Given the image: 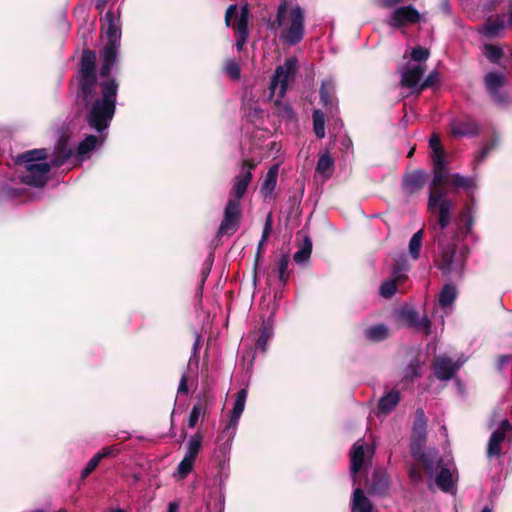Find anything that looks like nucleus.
<instances>
[{
    "mask_svg": "<svg viewBox=\"0 0 512 512\" xmlns=\"http://www.w3.org/2000/svg\"><path fill=\"white\" fill-rule=\"evenodd\" d=\"M426 180V175L420 170L408 173L403 179V187L408 193H415L420 190Z\"/></svg>",
    "mask_w": 512,
    "mask_h": 512,
    "instance_id": "obj_26",
    "label": "nucleus"
},
{
    "mask_svg": "<svg viewBox=\"0 0 512 512\" xmlns=\"http://www.w3.org/2000/svg\"><path fill=\"white\" fill-rule=\"evenodd\" d=\"M427 419L423 409H417L415 412L412 427L411 454L412 457L420 462L429 470L434 468L437 462V450L434 448L426 449L424 447L426 441Z\"/></svg>",
    "mask_w": 512,
    "mask_h": 512,
    "instance_id": "obj_8",
    "label": "nucleus"
},
{
    "mask_svg": "<svg viewBox=\"0 0 512 512\" xmlns=\"http://www.w3.org/2000/svg\"><path fill=\"white\" fill-rule=\"evenodd\" d=\"M504 79L505 75L502 72L492 71L486 74L484 84L493 98H498V90L503 85Z\"/></svg>",
    "mask_w": 512,
    "mask_h": 512,
    "instance_id": "obj_29",
    "label": "nucleus"
},
{
    "mask_svg": "<svg viewBox=\"0 0 512 512\" xmlns=\"http://www.w3.org/2000/svg\"><path fill=\"white\" fill-rule=\"evenodd\" d=\"M278 164L273 165L265 175V179L261 186V192L265 197L269 196L276 187L278 177Z\"/></svg>",
    "mask_w": 512,
    "mask_h": 512,
    "instance_id": "obj_32",
    "label": "nucleus"
},
{
    "mask_svg": "<svg viewBox=\"0 0 512 512\" xmlns=\"http://www.w3.org/2000/svg\"><path fill=\"white\" fill-rule=\"evenodd\" d=\"M335 91V82L329 78L323 80L320 88V99L324 107L332 108L334 106L333 93Z\"/></svg>",
    "mask_w": 512,
    "mask_h": 512,
    "instance_id": "obj_31",
    "label": "nucleus"
},
{
    "mask_svg": "<svg viewBox=\"0 0 512 512\" xmlns=\"http://www.w3.org/2000/svg\"><path fill=\"white\" fill-rule=\"evenodd\" d=\"M277 23L282 28L280 38L291 46L298 44L304 35V12L298 6H289L287 2L279 5Z\"/></svg>",
    "mask_w": 512,
    "mask_h": 512,
    "instance_id": "obj_6",
    "label": "nucleus"
},
{
    "mask_svg": "<svg viewBox=\"0 0 512 512\" xmlns=\"http://www.w3.org/2000/svg\"><path fill=\"white\" fill-rule=\"evenodd\" d=\"M104 133L99 134V136L95 135H87L81 142L78 143L75 159L79 162H83L91 157L92 152L98 147L101 146L105 140Z\"/></svg>",
    "mask_w": 512,
    "mask_h": 512,
    "instance_id": "obj_22",
    "label": "nucleus"
},
{
    "mask_svg": "<svg viewBox=\"0 0 512 512\" xmlns=\"http://www.w3.org/2000/svg\"><path fill=\"white\" fill-rule=\"evenodd\" d=\"M383 7H393L398 4L401 0H379Z\"/></svg>",
    "mask_w": 512,
    "mask_h": 512,
    "instance_id": "obj_59",
    "label": "nucleus"
},
{
    "mask_svg": "<svg viewBox=\"0 0 512 512\" xmlns=\"http://www.w3.org/2000/svg\"><path fill=\"white\" fill-rule=\"evenodd\" d=\"M108 0H95V6L99 11H103Z\"/></svg>",
    "mask_w": 512,
    "mask_h": 512,
    "instance_id": "obj_62",
    "label": "nucleus"
},
{
    "mask_svg": "<svg viewBox=\"0 0 512 512\" xmlns=\"http://www.w3.org/2000/svg\"><path fill=\"white\" fill-rule=\"evenodd\" d=\"M272 231V219H271V216L269 215L266 219V222H265V225H264V228H263V233H262V237L259 241V244H258V247L259 249L264 245V243L266 242L268 236L270 235Z\"/></svg>",
    "mask_w": 512,
    "mask_h": 512,
    "instance_id": "obj_50",
    "label": "nucleus"
},
{
    "mask_svg": "<svg viewBox=\"0 0 512 512\" xmlns=\"http://www.w3.org/2000/svg\"><path fill=\"white\" fill-rule=\"evenodd\" d=\"M421 363L419 359L414 358L411 362L406 366L403 374V381L409 382L420 376Z\"/></svg>",
    "mask_w": 512,
    "mask_h": 512,
    "instance_id": "obj_37",
    "label": "nucleus"
},
{
    "mask_svg": "<svg viewBox=\"0 0 512 512\" xmlns=\"http://www.w3.org/2000/svg\"><path fill=\"white\" fill-rule=\"evenodd\" d=\"M246 399V389H241L235 394V401L233 409L229 414L228 422L225 424L217 438V448L214 452V455L215 459L220 464H224L229 459L232 443L237 432L238 423L245 409Z\"/></svg>",
    "mask_w": 512,
    "mask_h": 512,
    "instance_id": "obj_5",
    "label": "nucleus"
},
{
    "mask_svg": "<svg viewBox=\"0 0 512 512\" xmlns=\"http://www.w3.org/2000/svg\"><path fill=\"white\" fill-rule=\"evenodd\" d=\"M200 344H201V335L200 334H196L195 342L193 344V353H192V356L190 357L189 364H191L194 359H195L196 362L198 361L197 353H198V351L200 349Z\"/></svg>",
    "mask_w": 512,
    "mask_h": 512,
    "instance_id": "obj_54",
    "label": "nucleus"
},
{
    "mask_svg": "<svg viewBox=\"0 0 512 512\" xmlns=\"http://www.w3.org/2000/svg\"><path fill=\"white\" fill-rule=\"evenodd\" d=\"M488 428L491 434L487 443V457L500 458L512 444V424L501 415L499 410H494L489 419Z\"/></svg>",
    "mask_w": 512,
    "mask_h": 512,
    "instance_id": "obj_7",
    "label": "nucleus"
},
{
    "mask_svg": "<svg viewBox=\"0 0 512 512\" xmlns=\"http://www.w3.org/2000/svg\"><path fill=\"white\" fill-rule=\"evenodd\" d=\"M226 74L234 80H237L241 76V70L239 64L235 60H228L225 64Z\"/></svg>",
    "mask_w": 512,
    "mask_h": 512,
    "instance_id": "obj_45",
    "label": "nucleus"
},
{
    "mask_svg": "<svg viewBox=\"0 0 512 512\" xmlns=\"http://www.w3.org/2000/svg\"><path fill=\"white\" fill-rule=\"evenodd\" d=\"M484 55L492 63H498L502 57V50L496 45L486 44L484 46Z\"/></svg>",
    "mask_w": 512,
    "mask_h": 512,
    "instance_id": "obj_41",
    "label": "nucleus"
},
{
    "mask_svg": "<svg viewBox=\"0 0 512 512\" xmlns=\"http://www.w3.org/2000/svg\"><path fill=\"white\" fill-rule=\"evenodd\" d=\"M402 319L411 327L428 334L430 332V320L427 316L421 317L413 308H405L401 311Z\"/></svg>",
    "mask_w": 512,
    "mask_h": 512,
    "instance_id": "obj_23",
    "label": "nucleus"
},
{
    "mask_svg": "<svg viewBox=\"0 0 512 512\" xmlns=\"http://www.w3.org/2000/svg\"><path fill=\"white\" fill-rule=\"evenodd\" d=\"M263 113L261 109H259L257 106H255L253 109L249 112V117H260V115Z\"/></svg>",
    "mask_w": 512,
    "mask_h": 512,
    "instance_id": "obj_60",
    "label": "nucleus"
},
{
    "mask_svg": "<svg viewBox=\"0 0 512 512\" xmlns=\"http://www.w3.org/2000/svg\"><path fill=\"white\" fill-rule=\"evenodd\" d=\"M491 153L490 148L486 147L484 144L483 146L475 153L473 157V166L476 168L479 166L484 160L489 156Z\"/></svg>",
    "mask_w": 512,
    "mask_h": 512,
    "instance_id": "obj_47",
    "label": "nucleus"
},
{
    "mask_svg": "<svg viewBox=\"0 0 512 512\" xmlns=\"http://www.w3.org/2000/svg\"><path fill=\"white\" fill-rule=\"evenodd\" d=\"M505 14H498L488 17L478 28V32L486 38L495 39L504 36V31L508 27L505 22Z\"/></svg>",
    "mask_w": 512,
    "mask_h": 512,
    "instance_id": "obj_21",
    "label": "nucleus"
},
{
    "mask_svg": "<svg viewBox=\"0 0 512 512\" xmlns=\"http://www.w3.org/2000/svg\"><path fill=\"white\" fill-rule=\"evenodd\" d=\"M118 83L106 79L97 88L80 90L77 99L84 105L86 120L91 129L99 134L107 131L116 111Z\"/></svg>",
    "mask_w": 512,
    "mask_h": 512,
    "instance_id": "obj_3",
    "label": "nucleus"
},
{
    "mask_svg": "<svg viewBox=\"0 0 512 512\" xmlns=\"http://www.w3.org/2000/svg\"><path fill=\"white\" fill-rule=\"evenodd\" d=\"M248 16H247V9L243 8L241 15L236 19L235 23L233 24V28L235 30L236 36H248Z\"/></svg>",
    "mask_w": 512,
    "mask_h": 512,
    "instance_id": "obj_39",
    "label": "nucleus"
},
{
    "mask_svg": "<svg viewBox=\"0 0 512 512\" xmlns=\"http://www.w3.org/2000/svg\"><path fill=\"white\" fill-rule=\"evenodd\" d=\"M241 209L240 202L236 200H228L224 209V217L218 229V235L234 234L240 223Z\"/></svg>",
    "mask_w": 512,
    "mask_h": 512,
    "instance_id": "obj_14",
    "label": "nucleus"
},
{
    "mask_svg": "<svg viewBox=\"0 0 512 512\" xmlns=\"http://www.w3.org/2000/svg\"><path fill=\"white\" fill-rule=\"evenodd\" d=\"M100 461L96 458L94 455L86 464V466L81 471V479H85L88 477L90 473H92L97 466L99 465Z\"/></svg>",
    "mask_w": 512,
    "mask_h": 512,
    "instance_id": "obj_48",
    "label": "nucleus"
},
{
    "mask_svg": "<svg viewBox=\"0 0 512 512\" xmlns=\"http://www.w3.org/2000/svg\"><path fill=\"white\" fill-rule=\"evenodd\" d=\"M201 415V406L194 405L189 416V427L194 428Z\"/></svg>",
    "mask_w": 512,
    "mask_h": 512,
    "instance_id": "obj_51",
    "label": "nucleus"
},
{
    "mask_svg": "<svg viewBox=\"0 0 512 512\" xmlns=\"http://www.w3.org/2000/svg\"><path fill=\"white\" fill-rule=\"evenodd\" d=\"M238 8L237 5H230L225 14V22L227 26H230L233 17L237 16Z\"/></svg>",
    "mask_w": 512,
    "mask_h": 512,
    "instance_id": "obj_53",
    "label": "nucleus"
},
{
    "mask_svg": "<svg viewBox=\"0 0 512 512\" xmlns=\"http://www.w3.org/2000/svg\"><path fill=\"white\" fill-rule=\"evenodd\" d=\"M437 464L434 465L432 470H429L427 467H424L426 472L430 477H434L435 484L446 493L454 494L456 492L455 489V481H454V465L452 462H444L439 456V452L437 451Z\"/></svg>",
    "mask_w": 512,
    "mask_h": 512,
    "instance_id": "obj_12",
    "label": "nucleus"
},
{
    "mask_svg": "<svg viewBox=\"0 0 512 512\" xmlns=\"http://www.w3.org/2000/svg\"><path fill=\"white\" fill-rule=\"evenodd\" d=\"M407 271H408V269L406 267L405 268H402V267L394 268L393 272H392L391 280H395L396 284L404 282L407 278Z\"/></svg>",
    "mask_w": 512,
    "mask_h": 512,
    "instance_id": "obj_49",
    "label": "nucleus"
},
{
    "mask_svg": "<svg viewBox=\"0 0 512 512\" xmlns=\"http://www.w3.org/2000/svg\"><path fill=\"white\" fill-rule=\"evenodd\" d=\"M421 15L411 5L396 8L387 19L388 25L394 28H400L409 24L419 22Z\"/></svg>",
    "mask_w": 512,
    "mask_h": 512,
    "instance_id": "obj_20",
    "label": "nucleus"
},
{
    "mask_svg": "<svg viewBox=\"0 0 512 512\" xmlns=\"http://www.w3.org/2000/svg\"><path fill=\"white\" fill-rule=\"evenodd\" d=\"M457 225L459 230V232L457 233V238L469 233L472 227V220L468 212L465 211L461 214V218Z\"/></svg>",
    "mask_w": 512,
    "mask_h": 512,
    "instance_id": "obj_40",
    "label": "nucleus"
},
{
    "mask_svg": "<svg viewBox=\"0 0 512 512\" xmlns=\"http://www.w3.org/2000/svg\"><path fill=\"white\" fill-rule=\"evenodd\" d=\"M466 264V253L454 247L443 248L438 261L439 270L451 279L461 278Z\"/></svg>",
    "mask_w": 512,
    "mask_h": 512,
    "instance_id": "obj_11",
    "label": "nucleus"
},
{
    "mask_svg": "<svg viewBox=\"0 0 512 512\" xmlns=\"http://www.w3.org/2000/svg\"><path fill=\"white\" fill-rule=\"evenodd\" d=\"M389 329L384 324H377L365 329V337L371 341L379 342L387 338Z\"/></svg>",
    "mask_w": 512,
    "mask_h": 512,
    "instance_id": "obj_34",
    "label": "nucleus"
},
{
    "mask_svg": "<svg viewBox=\"0 0 512 512\" xmlns=\"http://www.w3.org/2000/svg\"><path fill=\"white\" fill-rule=\"evenodd\" d=\"M375 478H378V481L377 483L373 481L370 490L374 494H380L388 487V480L384 475L379 476L378 474H374L373 479Z\"/></svg>",
    "mask_w": 512,
    "mask_h": 512,
    "instance_id": "obj_44",
    "label": "nucleus"
},
{
    "mask_svg": "<svg viewBox=\"0 0 512 512\" xmlns=\"http://www.w3.org/2000/svg\"><path fill=\"white\" fill-rule=\"evenodd\" d=\"M373 454L374 448L366 446L362 439L355 442L350 452V473L354 482L356 474L364 467L366 462L372 458Z\"/></svg>",
    "mask_w": 512,
    "mask_h": 512,
    "instance_id": "obj_16",
    "label": "nucleus"
},
{
    "mask_svg": "<svg viewBox=\"0 0 512 512\" xmlns=\"http://www.w3.org/2000/svg\"><path fill=\"white\" fill-rule=\"evenodd\" d=\"M211 267L208 265L206 268H204L201 272V283H200V289H202L209 273H210Z\"/></svg>",
    "mask_w": 512,
    "mask_h": 512,
    "instance_id": "obj_58",
    "label": "nucleus"
},
{
    "mask_svg": "<svg viewBox=\"0 0 512 512\" xmlns=\"http://www.w3.org/2000/svg\"><path fill=\"white\" fill-rule=\"evenodd\" d=\"M424 237V230L420 229L413 234L409 241L408 251L412 259L417 260L420 257L422 242Z\"/></svg>",
    "mask_w": 512,
    "mask_h": 512,
    "instance_id": "obj_36",
    "label": "nucleus"
},
{
    "mask_svg": "<svg viewBox=\"0 0 512 512\" xmlns=\"http://www.w3.org/2000/svg\"><path fill=\"white\" fill-rule=\"evenodd\" d=\"M247 37L248 36H241V35L236 36V49L238 51L242 50V48H243V46H244V44H245V42L247 40Z\"/></svg>",
    "mask_w": 512,
    "mask_h": 512,
    "instance_id": "obj_57",
    "label": "nucleus"
},
{
    "mask_svg": "<svg viewBox=\"0 0 512 512\" xmlns=\"http://www.w3.org/2000/svg\"><path fill=\"white\" fill-rule=\"evenodd\" d=\"M274 334V321L272 317L264 320L262 323L260 335L255 345V349L266 352L268 341Z\"/></svg>",
    "mask_w": 512,
    "mask_h": 512,
    "instance_id": "obj_28",
    "label": "nucleus"
},
{
    "mask_svg": "<svg viewBox=\"0 0 512 512\" xmlns=\"http://www.w3.org/2000/svg\"><path fill=\"white\" fill-rule=\"evenodd\" d=\"M450 132L455 138H471L480 133V125L472 117L464 115L451 120Z\"/></svg>",
    "mask_w": 512,
    "mask_h": 512,
    "instance_id": "obj_18",
    "label": "nucleus"
},
{
    "mask_svg": "<svg viewBox=\"0 0 512 512\" xmlns=\"http://www.w3.org/2000/svg\"><path fill=\"white\" fill-rule=\"evenodd\" d=\"M425 72V66L422 64H406L401 71V84L412 90V92L420 93L423 89L431 87L438 81V74L431 72L427 78L419 84Z\"/></svg>",
    "mask_w": 512,
    "mask_h": 512,
    "instance_id": "obj_9",
    "label": "nucleus"
},
{
    "mask_svg": "<svg viewBox=\"0 0 512 512\" xmlns=\"http://www.w3.org/2000/svg\"><path fill=\"white\" fill-rule=\"evenodd\" d=\"M288 266H289V257L287 255H282L278 262V273H279V280L283 284H285L289 278Z\"/></svg>",
    "mask_w": 512,
    "mask_h": 512,
    "instance_id": "obj_42",
    "label": "nucleus"
},
{
    "mask_svg": "<svg viewBox=\"0 0 512 512\" xmlns=\"http://www.w3.org/2000/svg\"><path fill=\"white\" fill-rule=\"evenodd\" d=\"M75 151V143L65 135L61 136L55 145L51 157V163L46 161L48 153L46 149H33L17 156L19 177L27 185L43 187L50 172L51 165L59 167L71 158Z\"/></svg>",
    "mask_w": 512,
    "mask_h": 512,
    "instance_id": "obj_1",
    "label": "nucleus"
},
{
    "mask_svg": "<svg viewBox=\"0 0 512 512\" xmlns=\"http://www.w3.org/2000/svg\"><path fill=\"white\" fill-rule=\"evenodd\" d=\"M203 436L200 433L192 435L186 444V451L183 459L177 466L175 476L184 479L193 470L196 459L202 449Z\"/></svg>",
    "mask_w": 512,
    "mask_h": 512,
    "instance_id": "obj_13",
    "label": "nucleus"
},
{
    "mask_svg": "<svg viewBox=\"0 0 512 512\" xmlns=\"http://www.w3.org/2000/svg\"><path fill=\"white\" fill-rule=\"evenodd\" d=\"M466 358L459 357L453 361L447 356H438L434 361V373L437 379L441 381H448L454 377L456 372L465 363Z\"/></svg>",
    "mask_w": 512,
    "mask_h": 512,
    "instance_id": "obj_17",
    "label": "nucleus"
},
{
    "mask_svg": "<svg viewBox=\"0 0 512 512\" xmlns=\"http://www.w3.org/2000/svg\"><path fill=\"white\" fill-rule=\"evenodd\" d=\"M95 75V53L89 50H85L82 55L80 65V90H86L88 88H97Z\"/></svg>",
    "mask_w": 512,
    "mask_h": 512,
    "instance_id": "obj_15",
    "label": "nucleus"
},
{
    "mask_svg": "<svg viewBox=\"0 0 512 512\" xmlns=\"http://www.w3.org/2000/svg\"><path fill=\"white\" fill-rule=\"evenodd\" d=\"M101 21L102 35L106 43L101 52L100 76L107 77L119 55L121 42L120 15L112 10H108Z\"/></svg>",
    "mask_w": 512,
    "mask_h": 512,
    "instance_id": "obj_4",
    "label": "nucleus"
},
{
    "mask_svg": "<svg viewBox=\"0 0 512 512\" xmlns=\"http://www.w3.org/2000/svg\"><path fill=\"white\" fill-rule=\"evenodd\" d=\"M254 169V165L245 161L243 163L240 173L234 177L232 187L230 189V199L240 202L242 197L245 195L248 185L252 179L251 171Z\"/></svg>",
    "mask_w": 512,
    "mask_h": 512,
    "instance_id": "obj_19",
    "label": "nucleus"
},
{
    "mask_svg": "<svg viewBox=\"0 0 512 512\" xmlns=\"http://www.w3.org/2000/svg\"><path fill=\"white\" fill-rule=\"evenodd\" d=\"M217 505H218L219 512H224V509H225V497H224L223 494L220 495Z\"/></svg>",
    "mask_w": 512,
    "mask_h": 512,
    "instance_id": "obj_61",
    "label": "nucleus"
},
{
    "mask_svg": "<svg viewBox=\"0 0 512 512\" xmlns=\"http://www.w3.org/2000/svg\"><path fill=\"white\" fill-rule=\"evenodd\" d=\"M179 509V505L177 502H170L168 504V511L167 512H177Z\"/></svg>",
    "mask_w": 512,
    "mask_h": 512,
    "instance_id": "obj_64",
    "label": "nucleus"
},
{
    "mask_svg": "<svg viewBox=\"0 0 512 512\" xmlns=\"http://www.w3.org/2000/svg\"><path fill=\"white\" fill-rule=\"evenodd\" d=\"M412 60L421 64L425 62L429 57V51L423 47H416L411 52Z\"/></svg>",
    "mask_w": 512,
    "mask_h": 512,
    "instance_id": "obj_46",
    "label": "nucleus"
},
{
    "mask_svg": "<svg viewBox=\"0 0 512 512\" xmlns=\"http://www.w3.org/2000/svg\"><path fill=\"white\" fill-rule=\"evenodd\" d=\"M313 129L316 136L320 139L325 137V114L320 110L313 112Z\"/></svg>",
    "mask_w": 512,
    "mask_h": 512,
    "instance_id": "obj_38",
    "label": "nucleus"
},
{
    "mask_svg": "<svg viewBox=\"0 0 512 512\" xmlns=\"http://www.w3.org/2000/svg\"><path fill=\"white\" fill-rule=\"evenodd\" d=\"M501 143V137L497 133H493L490 139H488L484 145L486 147L490 148V151L492 152L494 149H496Z\"/></svg>",
    "mask_w": 512,
    "mask_h": 512,
    "instance_id": "obj_52",
    "label": "nucleus"
},
{
    "mask_svg": "<svg viewBox=\"0 0 512 512\" xmlns=\"http://www.w3.org/2000/svg\"><path fill=\"white\" fill-rule=\"evenodd\" d=\"M297 69L298 60L296 57L287 58L282 65L276 68L269 85L271 97L276 96L279 99L284 97L288 83L294 79Z\"/></svg>",
    "mask_w": 512,
    "mask_h": 512,
    "instance_id": "obj_10",
    "label": "nucleus"
},
{
    "mask_svg": "<svg viewBox=\"0 0 512 512\" xmlns=\"http://www.w3.org/2000/svg\"><path fill=\"white\" fill-rule=\"evenodd\" d=\"M448 185H452L457 188H463L467 191H472L476 188V182L474 178L465 177L458 173L449 176L447 173V182L442 186L444 191V198L446 199H448L446 197V186Z\"/></svg>",
    "mask_w": 512,
    "mask_h": 512,
    "instance_id": "obj_25",
    "label": "nucleus"
},
{
    "mask_svg": "<svg viewBox=\"0 0 512 512\" xmlns=\"http://www.w3.org/2000/svg\"><path fill=\"white\" fill-rule=\"evenodd\" d=\"M429 146L432 150L434 166V177L428 198V211L431 213L429 225L438 237V234L442 233L449 225L454 205L450 199L444 198L442 186L447 182V170L440 138L433 135L429 140Z\"/></svg>",
    "mask_w": 512,
    "mask_h": 512,
    "instance_id": "obj_2",
    "label": "nucleus"
},
{
    "mask_svg": "<svg viewBox=\"0 0 512 512\" xmlns=\"http://www.w3.org/2000/svg\"><path fill=\"white\" fill-rule=\"evenodd\" d=\"M188 377L186 374H183L180 383L178 386V394H186L188 392V386H187Z\"/></svg>",
    "mask_w": 512,
    "mask_h": 512,
    "instance_id": "obj_55",
    "label": "nucleus"
},
{
    "mask_svg": "<svg viewBox=\"0 0 512 512\" xmlns=\"http://www.w3.org/2000/svg\"><path fill=\"white\" fill-rule=\"evenodd\" d=\"M400 393L399 391L392 389L386 391L384 395L379 399L378 402V413L388 414L390 413L399 403Z\"/></svg>",
    "mask_w": 512,
    "mask_h": 512,
    "instance_id": "obj_27",
    "label": "nucleus"
},
{
    "mask_svg": "<svg viewBox=\"0 0 512 512\" xmlns=\"http://www.w3.org/2000/svg\"><path fill=\"white\" fill-rule=\"evenodd\" d=\"M395 280L384 281L379 288V293L384 298H391L397 291Z\"/></svg>",
    "mask_w": 512,
    "mask_h": 512,
    "instance_id": "obj_43",
    "label": "nucleus"
},
{
    "mask_svg": "<svg viewBox=\"0 0 512 512\" xmlns=\"http://www.w3.org/2000/svg\"><path fill=\"white\" fill-rule=\"evenodd\" d=\"M312 241L309 237H305L300 248L295 252L293 259L298 265L305 264L311 256Z\"/></svg>",
    "mask_w": 512,
    "mask_h": 512,
    "instance_id": "obj_35",
    "label": "nucleus"
},
{
    "mask_svg": "<svg viewBox=\"0 0 512 512\" xmlns=\"http://www.w3.org/2000/svg\"><path fill=\"white\" fill-rule=\"evenodd\" d=\"M333 169L334 159L331 155L327 151L320 154L316 165V173L321 175L324 180H327L332 175Z\"/></svg>",
    "mask_w": 512,
    "mask_h": 512,
    "instance_id": "obj_30",
    "label": "nucleus"
},
{
    "mask_svg": "<svg viewBox=\"0 0 512 512\" xmlns=\"http://www.w3.org/2000/svg\"><path fill=\"white\" fill-rule=\"evenodd\" d=\"M373 510V505L364 491L360 487L356 488L352 494L351 512H373Z\"/></svg>",
    "mask_w": 512,
    "mask_h": 512,
    "instance_id": "obj_24",
    "label": "nucleus"
},
{
    "mask_svg": "<svg viewBox=\"0 0 512 512\" xmlns=\"http://www.w3.org/2000/svg\"><path fill=\"white\" fill-rule=\"evenodd\" d=\"M410 476L411 478L414 480V481H419L421 480V475L420 473L416 470V469H411L410 471Z\"/></svg>",
    "mask_w": 512,
    "mask_h": 512,
    "instance_id": "obj_63",
    "label": "nucleus"
},
{
    "mask_svg": "<svg viewBox=\"0 0 512 512\" xmlns=\"http://www.w3.org/2000/svg\"><path fill=\"white\" fill-rule=\"evenodd\" d=\"M457 298V289L453 284H446L439 293L438 302L442 308L450 307Z\"/></svg>",
    "mask_w": 512,
    "mask_h": 512,
    "instance_id": "obj_33",
    "label": "nucleus"
},
{
    "mask_svg": "<svg viewBox=\"0 0 512 512\" xmlns=\"http://www.w3.org/2000/svg\"><path fill=\"white\" fill-rule=\"evenodd\" d=\"M114 449L112 447H106L102 451L95 454L96 458L101 461L103 458L113 455Z\"/></svg>",
    "mask_w": 512,
    "mask_h": 512,
    "instance_id": "obj_56",
    "label": "nucleus"
}]
</instances>
